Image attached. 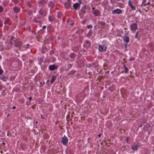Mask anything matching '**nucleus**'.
<instances>
[{
    "label": "nucleus",
    "mask_w": 154,
    "mask_h": 154,
    "mask_svg": "<svg viewBox=\"0 0 154 154\" xmlns=\"http://www.w3.org/2000/svg\"><path fill=\"white\" fill-rule=\"evenodd\" d=\"M43 17L40 15H38L33 19V21L35 22L42 23Z\"/></svg>",
    "instance_id": "nucleus-1"
},
{
    "label": "nucleus",
    "mask_w": 154,
    "mask_h": 154,
    "mask_svg": "<svg viewBox=\"0 0 154 154\" xmlns=\"http://www.w3.org/2000/svg\"><path fill=\"white\" fill-rule=\"evenodd\" d=\"M137 25L136 23H133L130 26V28L131 31L133 32H134L137 29Z\"/></svg>",
    "instance_id": "nucleus-2"
},
{
    "label": "nucleus",
    "mask_w": 154,
    "mask_h": 154,
    "mask_svg": "<svg viewBox=\"0 0 154 154\" xmlns=\"http://www.w3.org/2000/svg\"><path fill=\"white\" fill-rule=\"evenodd\" d=\"M91 45V43L89 41L86 40L83 46L84 48L87 49L90 47Z\"/></svg>",
    "instance_id": "nucleus-3"
},
{
    "label": "nucleus",
    "mask_w": 154,
    "mask_h": 154,
    "mask_svg": "<svg viewBox=\"0 0 154 154\" xmlns=\"http://www.w3.org/2000/svg\"><path fill=\"white\" fill-rule=\"evenodd\" d=\"M139 146V144L138 143H134L131 145V148L134 150H137L138 149Z\"/></svg>",
    "instance_id": "nucleus-4"
},
{
    "label": "nucleus",
    "mask_w": 154,
    "mask_h": 154,
    "mask_svg": "<svg viewBox=\"0 0 154 154\" xmlns=\"http://www.w3.org/2000/svg\"><path fill=\"white\" fill-rule=\"evenodd\" d=\"M107 47L103 45H100L98 47V49L100 52L103 51H106V50Z\"/></svg>",
    "instance_id": "nucleus-5"
},
{
    "label": "nucleus",
    "mask_w": 154,
    "mask_h": 154,
    "mask_svg": "<svg viewBox=\"0 0 154 154\" xmlns=\"http://www.w3.org/2000/svg\"><path fill=\"white\" fill-rule=\"evenodd\" d=\"M62 142L63 145L67 146L68 143L67 138L64 136L62 138Z\"/></svg>",
    "instance_id": "nucleus-6"
},
{
    "label": "nucleus",
    "mask_w": 154,
    "mask_h": 154,
    "mask_svg": "<svg viewBox=\"0 0 154 154\" xmlns=\"http://www.w3.org/2000/svg\"><path fill=\"white\" fill-rule=\"evenodd\" d=\"M22 42L20 41L17 40L15 41L14 45L15 47H19L22 46Z\"/></svg>",
    "instance_id": "nucleus-7"
},
{
    "label": "nucleus",
    "mask_w": 154,
    "mask_h": 154,
    "mask_svg": "<svg viewBox=\"0 0 154 154\" xmlns=\"http://www.w3.org/2000/svg\"><path fill=\"white\" fill-rule=\"evenodd\" d=\"M122 13V10L119 9L117 8L115 10H113L112 11V13L113 14H120Z\"/></svg>",
    "instance_id": "nucleus-8"
},
{
    "label": "nucleus",
    "mask_w": 154,
    "mask_h": 154,
    "mask_svg": "<svg viewBox=\"0 0 154 154\" xmlns=\"http://www.w3.org/2000/svg\"><path fill=\"white\" fill-rule=\"evenodd\" d=\"M57 68V66L54 64L50 65L48 67L49 69L51 71L54 70L56 69Z\"/></svg>",
    "instance_id": "nucleus-9"
},
{
    "label": "nucleus",
    "mask_w": 154,
    "mask_h": 154,
    "mask_svg": "<svg viewBox=\"0 0 154 154\" xmlns=\"http://www.w3.org/2000/svg\"><path fill=\"white\" fill-rule=\"evenodd\" d=\"M93 14L95 16H98L100 15V13L99 10L96 9L93 11Z\"/></svg>",
    "instance_id": "nucleus-10"
},
{
    "label": "nucleus",
    "mask_w": 154,
    "mask_h": 154,
    "mask_svg": "<svg viewBox=\"0 0 154 154\" xmlns=\"http://www.w3.org/2000/svg\"><path fill=\"white\" fill-rule=\"evenodd\" d=\"M86 9V6L85 5L84 6L81 8L80 12L79 14H81L83 16L84 14L85 13V9Z\"/></svg>",
    "instance_id": "nucleus-11"
},
{
    "label": "nucleus",
    "mask_w": 154,
    "mask_h": 154,
    "mask_svg": "<svg viewBox=\"0 0 154 154\" xmlns=\"http://www.w3.org/2000/svg\"><path fill=\"white\" fill-rule=\"evenodd\" d=\"M123 39L124 41L126 42L127 43L129 42L130 39L129 37L126 36H124L123 38Z\"/></svg>",
    "instance_id": "nucleus-12"
},
{
    "label": "nucleus",
    "mask_w": 154,
    "mask_h": 154,
    "mask_svg": "<svg viewBox=\"0 0 154 154\" xmlns=\"http://www.w3.org/2000/svg\"><path fill=\"white\" fill-rule=\"evenodd\" d=\"M48 6L51 8H53L54 6V3L52 1H50L48 3Z\"/></svg>",
    "instance_id": "nucleus-13"
},
{
    "label": "nucleus",
    "mask_w": 154,
    "mask_h": 154,
    "mask_svg": "<svg viewBox=\"0 0 154 154\" xmlns=\"http://www.w3.org/2000/svg\"><path fill=\"white\" fill-rule=\"evenodd\" d=\"M13 10L14 12L16 13H19L20 11V8L17 7H14L13 8Z\"/></svg>",
    "instance_id": "nucleus-14"
},
{
    "label": "nucleus",
    "mask_w": 154,
    "mask_h": 154,
    "mask_svg": "<svg viewBox=\"0 0 154 154\" xmlns=\"http://www.w3.org/2000/svg\"><path fill=\"white\" fill-rule=\"evenodd\" d=\"M38 12L40 15L44 16H45L46 15V12L44 11H42L40 9L38 11Z\"/></svg>",
    "instance_id": "nucleus-15"
},
{
    "label": "nucleus",
    "mask_w": 154,
    "mask_h": 154,
    "mask_svg": "<svg viewBox=\"0 0 154 154\" xmlns=\"http://www.w3.org/2000/svg\"><path fill=\"white\" fill-rule=\"evenodd\" d=\"M80 3H81V2H80ZM80 3H75L73 4V7L75 9V10H77V8H79V6L80 5Z\"/></svg>",
    "instance_id": "nucleus-16"
},
{
    "label": "nucleus",
    "mask_w": 154,
    "mask_h": 154,
    "mask_svg": "<svg viewBox=\"0 0 154 154\" xmlns=\"http://www.w3.org/2000/svg\"><path fill=\"white\" fill-rule=\"evenodd\" d=\"M38 3L42 7H43L44 5L46 3V2L45 0H42L39 1Z\"/></svg>",
    "instance_id": "nucleus-17"
},
{
    "label": "nucleus",
    "mask_w": 154,
    "mask_h": 154,
    "mask_svg": "<svg viewBox=\"0 0 154 154\" xmlns=\"http://www.w3.org/2000/svg\"><path fill=\"white\" fill-rule=\"evenodd\" d=\"M66 22L69 23V24L71 26H72L74 24L73 21L70 19H68L67 20Z\"/></svg>",
    "instance_id": "nucleus-18"
},
{
    "label": "nucleus",
    "mask_w": 154,
    "mask_h": 154,
    "mask_svg": "<svg viewBox=\"0 0 154 154\" xmlns=\"http://www.w3.org/2000/svg\"><path fill=\"white\" fill-rule=\"evenodd\" d=\"M64 7L66 8H68L70 7L71 6L70 2H68L67 3H65L64 4Z\"/></svg>",
    "instance_id": "nucleus-19"
},
{
    "label": "nucleus",
    "mask_w": 154,
    "mask_h": 154,
    "mask_svg": "<svg viewBox=\"0 0 154 154\" xmlns=\"http://www.w3.org/2000/svg\"><path fill=\"white\" fill-rule=\"evenodd\" d=\"M26 6L29 7H30L31 5V1L29 0H26Z\"/></svg>",
    "instance_id": "nucleus-20"
},
{
    "label": "nucleus",
    "mask_w": 154,
    "mask_h": 154,
    "mask_svg": "<svg viewBox=\"0 0 154 154\" xmlns=\"http://www.w3.org/2000/svg\"><path fill=\"white\" fill-rule=\"evenodd\" d=\"M76 56V55L74 53H71L69 55V57L71 59H74L75 57Z\"/></svg>",
    "instance_id": "nucleus-21"
},
{
    "label": "nucleus",
    "mask_w": 154,
    "mask_h": 154,
    "mask_svg": "<svg viewBox=\"0 0 154 154\" xmlns=\"http://www.w3.org/2000/svg\"><path fill=\"white\" fill-rule=\"evenodd\" d=\"M48 20L52 22L54 20V17L53 15H50L48 17Z\"/></svg>",
    "instance_id": "nucleus-22"
},
{
    "label": "nucleus",
    "mask_w": 154,
    "mask_h": 154,
    "mask_svg": "<svg viewBox=\"0 0 154 154\" xmlns=\"http://www.w3.org/2000/svg\"><path fill=\"white\" fill-rule=\"evenodd\" d=\"M56 76H52V79L50 81V82L51 84H52L55 80L56 79Z\"/></svg>",
    "instance_id": "nucleus-23"
},
{
    "label": "nucleus",
    "mask_w": 154,
    "mask_h": 154,
    "mask_svg": "<svg viewBox=\"0 0 154 154\" xmlns=\"http://www.w3.org/2000/svg\"><path fill=\"white\" fill-rule=\"evenodd\" d=\"M123 66H124V69L125 70V72L126 73H128V69L126 67V66L124 64Z\"/></svg>",
    "instance_id": "nucleus-24"
},
{
    "label": "nucleus",
    "mask_w": 154,
    "mask_h": 154,
    "mask_svg": "<svg viewBox=\"0 0 154 154\" xmlns=\"http://www.w3.org/2000/svg\"><path fill=\"white\" fill-rule=\"evenodd\" d=\"M62 16V14L60 12H59L57 14V17L59 18H60Z\"/></svg>",
    "instance_id": "nucleus-25"
},
{
    "label": "nucleus",
    "mask_w": 154,
    "mask_h": 154,
    "mask_svg": "<svg viewBox=\"0 0 154 154\" xmlns=\"http://www.w3.org/2000/svg\"><path fill=\"white\" fill-rule=\"evenodd\" d=\"M20 1V0H12V2L15 4H17L19 3Z\"/></svg>",
    "instance_id": "nucleus-26"
},
{
    "label": "nucleus",
    "mask_w": 154,
    "mask_h": 154,
    "mask_svg": "<svg viewBox=\"0 0 154 154\" xmlns=\"http://www.w3.org/2000/svg\"><path fill=\"white\" fill-rule=\"evenodd\" d=\"M0 79L4 81H6L7 80V78L6 77H4V76H1L0 77Z\"/></svg>",
    "instance_id": "nucleus-27"
},
{
    "label": "nucleus",
    "mask_w": 154,
    "mask_h": 154,
    "mask_svg": "<svg viewBox=\"0 0 154 154\" xmlns=\"http://www.w3.org/2000/svg\"><path fill=\"white\" fill-rule=\"evenodd\" d=\"M87 20L88 19L87 18H85L82 21L81 23L82 24H84L85 23Z\"/></svg>",
    "instance_id": "nucleus-28"
},
{
    "label": "nucleus",
    "mask_w": 154,
    "mask_h": 154,
    "mask_svg": "<svg viewBox=\"0 0 154 154\" xmlns=\"http://www.w3.org/2000/svg\"><path fill=\"white\" fill-rule=\"evenodd\" d=\"M75 72H76V71H75V70H72V71H70L69 72V74L70 75H72V74L75 73Z\"/></svg>",
    "instance_id": "nucleus-29"
},
{
    "label": "nucleus",
    "mask_w": 154,
    "mask_h": 154,
    "mask_svg": "<svg viewBox=\"0 0 154 154\" xmlns=\"http://www.w3.org/2000/svg\"><path fill=\"white\" fill-rule=\"evenodd\" d=\"M3 72V70L2 69L0 65V75H1Z\"/></svg>",
    "instance_id": "nucleus-30"
},
{
    "label": "nucleus",
    "mask_w": 154,
    "mask_h": 154,
    "mask_svg": "<svg viewBox=\"0 0 154 154\" xmlns=\"http://www.w3.org/2000/svg\"><path fill=\"white\" fill-rule=\"evenodd\" d=\"M131 8V9L133 11H134L136 9V8L134 6H133L132 5L130 6Z\"/></svg>",
    "instance_id": "nucleus-31"
},
{
    "label": "nucleus",
    "mask_w": 154,
    "mask_h": 154,
    "mask_svg": "<svg viewBox=\"0 0 154 154\" xmlns=\"http://www.w3.org/2000/svg\"><path fill=\"white\" fill-rule=\"evenodd\" d=\"M87 27L88 29H91L92 28V26L91 25H88Z\"/></svg>",
    "instance_id": "nucleus-32"
},
{
    "label": "nucleus",
    "mask_w": 154,
    "mask_h": 154,
    "mask_svg": "<svg viewBox=\"0 0 154 154\" xmlns=\"http://www.w3.org/2000/svg\"><path fill=\"white\" fill-rule=\"evenodd\" d=\"M128 5L129 6H131V5H132V4H131V0H129L128 2Z\"/></svg>",
    "instance_id": "nucleus-33"
},
{
    "label": "nucleus",
    "mask_w": 154,
    "mask_h": 154,
    "mask_svg": "<svg viewBox=\"0 0 154 154\" xmlns=\"http://www.w3.org/2000/svg\"><path fill=\"white\" fill-rule=\"evenodd\" d=\"M24 47L26 48H28L29 47V44H26L24 46Z\"/></svg>",
    "instance_id": "nucleus-34"
},
{
    "label": "nucleus",
    "mask_w": 154,
    "mask_h": 154,
    "mask_svg": "<svg viewBox=\"0 0 154 154\" xmlns=\"http://www.w3.org/2000/svg\"><path fill=\"white\" fill-rule=\"evenodd\" d=\"M138 32H139V31H137L136 34V35L135 36V38H137V37H138Z\"/></svg>",
    "instance_id": "nucleus-35"
},
{
    "label": "nucleus",
    "mask_w": 154,
    "mask_h": 154,
    "mask_svg": "<svg viewBox=\"0 0 154 154\" xmlns=\"http://www.w3.org/2000/svg\"><path fill=\"white\" fill-rule=\"evenodd\" d=\"M68 68H70L72 67V64H68Z\"/></svg>",
    "instance_id": "nucleus-36"
},
{
    "label": "nucleus",
    "mask_w": 154,
    "mask_h": 154,
    "mask_svg": "<svg viewBox=\"0 0 154 154\" xmlns=\"http://www.w3.org/2000/svg\"><path fill=\"white\" fill-rule=\"evenodd\" d=\"M3 26L2 22L0 20V27H2Z\"/></svg>",
    "instance_id": "nucleus-37"
},
{
    "label": "nucleus",
    "mask_w": 154,
    "mask_h": 154,
    "mask_svg": "<svg viewBox=\"0 0 154 154\" xmlns=\"http://www.w3.org/2000/svg\"><path fill=\"white\" fill-rule=\"evenodd\" d=\"M3 10V8L2 6H0V13L2 12V11Z\"/></svg>",
    "instance_id": "nucleus-38"
},
{
    "label": "nucleus",
    "mask_w": 154,
    "mask_h": 154,
    "mask_svg": "<svg viewBox=\"0 0 154 154\" xmlns=\"http://www.w3.org/2000/svg\"><path fill=\"white\" fill-rule=\"evenodd\" d=\"M150 2H148V3H146V4H144L143 5V6H146V5H150Z\"/></svg>",
    "instance_id": "nucleus-39"
},
{
    "label": "nucleus",
    "mask_w": 154,
    "mask_h": 154,
    "mask_svg": "<svg viewBox=\"0 0 154 154\" xmlns=\"http://www.w3.org/2000/svg\"><path fill=\"white\" fill-rule=\"evenodd\" d=\"M101 24L102 25L105 26L106 25V23L104 22H101Z\"/></svg>",
    "instance_id": "nucleus-40"
},
{
    "label": "nucleus",
    "mask_w": 154,
    "mask_h": 154,
    "mask_svg": "<svg viewBox=\"0 0 154 154\" xmlns=\"http://www.w3.org/2000/svg\"><path fill=\"white\" fill-rule=\"evenodd\" d=\"M9 20L8 19H5V24H6V23H7L8 22V21Z\"/></svg>",
    "instance_id": "nucleus-41"
},
{
    "label": "nucleus",
    "mask_w": 154,
    "mask_h": 154,
    "mask_svg": "<svg viewBox=\"0 0 154 154\" xmlns=\"http://www.w3.org/2000/svg\"><path fill=\"white\" fill-rule=\"evenodd\" d=\"M146 0H143V1L142 2V5H143V4L144 3H145L146 2Z\"/></svg>",
    "instance_id": "nucleus-42"
},
{
    "label": "nucleus",
    "mask_w": 154,
    "mask_h": 154,
    "mask_svg": "<svg viewBox=\"0 0 154 154\" xmlns=\"http://www.w3.org/2000/svg\"><path fill=\"white\" fill-rule=\"evenodd\" d=\"M124 46L126 48L127 47V43L125 44L124 45Z\"/></svg>",
    "instance_id": "nucleus-43"
},
{
    "label": "nucleus",
    "mask_w": 154,
    "mask_h": 154,
    "mask_svg": "<svg viewBox=\"0 0 154 154\" xmlns=\"http://www.w3.org/2000/svg\"><path fill=\"white\" fill-rule=\"evenodd\" d=\"M134 60V58H130V61H133Z\"/></svg>",
    "instance_id": "nucleus-44"
},
{
    "label": "nucleus",
    "mask_w": 154,
    "mask_h": 154,
    "mask_svg": "<svg viewBox=\"0 0 154 154\" xmlns=\"http://www.w3.org/2000/svg\"><path fill=\"white\" fill-rule=\"evenodd\" d=\"M46 27V26H42V29H45Z\"/></svg>",
    "instance_id": "nucleus-45"
},
{
    "label": "nucleus",
    "mask_w": 154,
    "mask_h": 154,
    "mask_svg": "<svg viewBox=\"0 0 154 154\" xmlns=\"http://www.w3.org/2000/svg\"><path fill=\"white\" fill-rule=\"evenodd\" d=\"M14 36H12L10 40H12L14 38Z\"/></svg>",
    "instance_id": "nucleus-46"
},
{
    "label": "nucleus",
    "mask_w": 154,
    "mask_h": 154,
    "mask_svg": "<svg viewBox=\"0 0 154 154\" xmlns=\"http://www.w3.org/2000/svg\"><path fill=\"white\" fill-rule=\"evenodd\" d=\"M11 40H10V41H9V43L11 45H12V42L11 41Z\"/></svg>",
    "instance_id": "nucleus-47"
},
{
    "label": "nucleus",
    "mask_w": 154,
    "mask_h": 154,
    "mask_svg": "<svg viewBox=\"0 0 154 154\" xmlns=\"http://www.w3.org/2000/svg\"><path fill=\"white\" fill-rule=\"evenodd\" d=\"M95 7H93L92 8V9L93 11L95 10Z\"/></svg>",
    "instance_id": "nucleus-48"
},
{
    "label": "nucleus",
    "mask_w": 154,
    "mask_h": 154,
    "mask_svg": "<svg viewBox=\"0 0 154 154\" xmlns=\"http://www.w3.org/2000/svg\"><path fill=\"white\" fill-rule=\"evenodd\" d=\"M29 101H30L31 100V99H32V97H29Z\"/></svg>",
    "instance_id": "nucleus-49"
},
{
    "label": "nucleus",
    "mask_w": 154,
    "mask_h": 154,
    "mask_svg": "<svg viewBox=\"0 0 154 154\" xmlns=\"http://www.w3.org/2000/svg\"><path fill=\"white\" fill-rule=\"evenodd\" d=\"M16 108V107L15 106H13L12 107V109H15Z\"/></svg>",
    "instance_id": "nucleus-50"
},
{
    "label": "nucleus",
    "mask_w": 154,
    "mask_h": 154,
    "mask_svg": "<svg viewBox=\"0 0 154 154\" xmlns=\"http://www.w3.org/2000/svg\"><path fill=\"white\" fill-rule=\"evenodd\" d=\"M2 33H0V38H1V37H2Z\"/></svg>",
    "instance_id": "nucleus-51"
},
{
    "label": "nucleus",
    "mask_w": 154,
    "mask_h": 154,
    "mask_svg": "<svg viewBox=\"0 0 154 154\" xmlns=\"http://www.w3.org/2000/svg\"><path fill=\"white\" fill-rule=\"evenodd\" d=\"M82 51L83 52H85V49H82Z\"/></svg>",
    "instance_id": "nucleus-52"
},
{
    "label": "nucleus",
    "mask_w": 154,
    "mask_h": 154,
    "mask_svg": "<svg viewBox=\"0 0 154 154\" xmlns=\"http://www.w3.org/2000/svg\"><path fill=\"white\" fill-rule=\"evenodd\" d=\"M101 134H99L98 135V136L99 137H100L101 136Z\"/></svg>",
    "instance_id": "nucleus-53"
},
{
    "label": "nucleus",
    "mask_w": 154,
    "mask_h": 154,
    "mask_svg": "<svg viewBox=\"0 0 154 154\" xmlns=\"http://www.w3.org/2000/svg\"><path fill=\"white\" fill-rule=\"evenodd\" d=\"M142 126V125H140L139 127H141Z\"/></svg>",
    "instance_id": "nucleus-54"
},
{
    "label": "nucleus",
    "mask_w": 154,
    "mask_h": 154,
    "mask_svg": "<svg viewBox=\"0 0 154 154\" xmlns=\"http://www.w3.org/2000/svg\"><path fill=\"white\" fill-rule=\"evenodd\" d=\"M2 87L1 86H0V89H2Z\"/></svg>",
    "instance_id": "nucleus-55"
},
{
    "label": "nucleus",
    "mask_w": 154,
    "mask_h": 154,
    "mask_svg": "<svg viewBox=\"0 0 154 154\" xmlns=\"http://www.w3.org/2000/svg\"><path fill=\"white\" fill-rule=\"evenodd\" d=\"M128 138H126V141H128Z\"/></svg>",
    "instance_id": "nucleus-56"
},
{
    "label": "nucleus",
    "mask_w": 154,
    "mask_h": 154,
    "mask_svg": "<svg viewBox=\"0 0 154 154\" xmlns=\"http://www.w3.org/2000/svg\"><path fill=\"white\" fill-rule=\"evenodd\" d=\"M2 143L4 145L5 144V143L3 142Z\"/></svg>",
    "instance_id": "nucleus-57"
},
{
    "label": "nucleus",
    "mask_w": 154,
    "mask_h": 154,
    "mask_svg": "<svg viewBox=\"0 0 154 154\" xmlns=\"http://www.w3.org/2000/svg\"><path fill=\"white\" fill-rule=\"evenodd\" d=\"M35 123H38V122L37 121H36L35 122Z\"/></svg>",
    "instance_id": "nucleus-58"
},
{
    "label": "nucleus",
    "mask_w": 154,
    "mask_h": 154,
    "mask_svg": "<svg viewBox=\"0 0 154 154\" xmlns=\"http://www.w3.org/2000/svg\"><path fill=\"white\" fill-rule=\"evenodd\" d=\"M41 117H42V118H44L42 116H41Z\"/></svg>",
    "instance_id": "nucleus-59"
},
{
    "label": "nucleus",
    "mask_w": 154,
    "mask_h": 154,
    "mask_svg": "<svg viewBox=\"0 0 154 154\" xmlns=\"http://www.w3.org/2000/svg\"><path fill=\"white\" fill-rule=\"evenodd\" d=\"M152 69H150V71H152Z\"/></svg>",
    "instance_id": "nucleus-60"
},
{
    "label": "nucleus",
    "mask_w": 154,
    "mask_h": 154,
    "mask_svg": "<svg viewBox=\"0 0 154 154\" xmlns=\"http://www.w3.org/2000/svg\"><path fill=\"white\" fill-rule=\"evenodd\" d=\"M4 5H5V6H6V5H4Z\"/></svg>",
    "instance_id": "nucleus-61"
},
{
    "label": "nucleus",
    "mask_w": 154,
    "mask_h": 154,
    "mask_svg": "<svg viewBox=\"0 0 154 154\" xmlns=\"http://www.w3.org/2000/svg\"><path fill=\"white\" fill-rule=\"evenodd\" d=\"M1 46H2V45H0V47H1Z\"/></svg>",
    "instance_id": "nucleus-62"
},
{
    "label": "nucleus",
    "mask_w": 154,
    "mask_h": 154,
    "mask_svg": "<svg viewBox=\"0 0 154 154\" xmlns=\"http://www.w3.org/2000/svg\"><path fill=\"white\" fill-rule=\"evenodd\" d=\"M68 0V1H70V0Z\"/></svg>",
    "instance_id": "nucleus-63"
},
{
    "label": "nucleus",
    "mask_w": 154,
    "mask_h": 154,
    "mask_svg": "<svg viewBox=\"0 0 154 154\" xmlns=\"http://www.w3.org/2000/svg\"><path fill=\"white\" fill-rule=\"evenodd\" d=\"M153 72H154V69H153Z\"/></svg>",
    "instance_id": "nucleus-64"
}]
</instances>
